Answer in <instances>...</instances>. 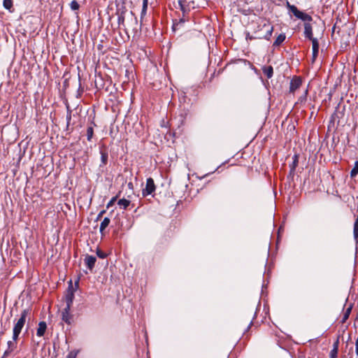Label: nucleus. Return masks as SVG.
<instances>
[{
    "mask_svg": "<svg viewBox=\"0 0 358 358\" xmlns=\"http://www.w3.org/2000/svg\"><path fill=\"white\" fill-rule=\"evenodd\" d=\"M148 3H143V7H142V10H141V18H143V17L144 15H145V14H146L147 9H148Z\"/></svg>",
    "mask_w": 358,
    "mask_h": 358,
    "instance_id": "72a5a7b5",
    "label": "nucleus"
},
{
    "mask_svg": "<svg viewBox=\"0 0 358 358\" xmlns=\"http://www.w3.org/2000/svg\"><path fill=\"white\" fill-rule=\"evenodd\" d=\"M130 29L134 32L138 31V20L135 14L130 11L129 17L127 19L126 24V29Z\"/></svg>",
    "mask_w": 358,
    "mask_h": 358,
    "instance_id": "39448f33",
    "label": "nucleus"
},
{
    "mask_svg": "<svg viewBox=\"0 0 358 358\" xmlns=\"http://www.w3.org/2000/svg\"><path fill=\"white\" fill-rule=\"evenodd\" d=\"M17 340L8 341L7 343L8 348L3 353V357H6L17 348Z\"/></svg>",
    "mask_w": 358,
    "mask_h": 358,
    "instance_id": "f8f14e48",
    "label": "nucleus"
},
{
    "mask_svg": "<svg viewBox=\"0 0 358 358\" xmlns=\"http://www.w3.org/2000/svg\"><path fill=\"white\" fill-rule=\"evenodd\" d=\"M143 3H148V0H143Z\"/></svg>",
    "mask_w": 358,
    "mask_h": 358,
    "instance_id": "09e8293b",
    "label": "nucleus"
},
{
    "mask_svg": "<svg viewBox=\"0 0 358 358\" xmlns=\"http://www.w3.org/2000/svg\"><path fill=\"white\" fill-rule=\"evenodd\" d=\"M287 6L296 18L301 20L304 23L313 20V17L310 15L299 10L296 6L291 5L289 1H287Z\"/></svg>",
    "mask_w": 358,
    "mask_h": 358,
    "instance_id": "7ed1b4c3",
    "label": "nucleus"
},
{
    "mask_svg": "<svg viewBox=\"0 0 358 358\" xmlns=\"http://www.w3.org/2000/svg\"><path fill=\"white\" fill-rule=\"evenodd\" d=\"M252 324V320L250 321L249 326L248 327V329L250 328L251 325Z\"/></svg>",
    "mask_w": 358,
    "mask_h": 358,
    "instance_id": "49530a36",
    "label": "nucleus"
},
{
    "mask_svg": "<svg viewBox=\"0 0 358 358\" xmlns=\"http://www.w3.org/2000/svg\"><path fill=\"white\" fill-rule=\"evenodd\" d=\"M117 15V23L119 27L122 26L124 29L126 30V24L125 21V14L122 13H116Z\"/></svg>",
    "mask_w": 358,
    "mask_h": 358,
    "instance_id": "4be33fe9",
    "label": "nucleus"
},
{
    "mask_svg": "<svg viewBox=\"0 0 358 358\" xmlns=\"http://www.w3.org/2000/svg\"><path fill=\"white\" fill-rule=\"evenodd\" d=\"M304 36L310 41H312V39H316L313 37V27L309 22L304 23Z\"/></svg>",
    "mask_w": 358,
    "mask_h": 358,
    "instance_id": "ddd939ff",
    "label": "nucleus"
},
{
    "mask_svg": "<svg viewBox=\"0 0 358 358\" xmlns=\"http://www.w3.org/2000/svg\"><path fill=\"white\" fill-rule=\"evenodd\" d=\"M117 196H114V197H113V198L110 199V201L108 203V204H107V206H106V207H107V208H110V206H113V204L115 203V201H116V200H117Z\"/></svg>",
    "mask_w": 358,
    "mask_h": 358,
    "instance_id": "c9c22d12",
    "label": "nucleus"
},
{
    "mask_svg": "<svg viewBox=\"0 0 358 358\" xmlns=\"http://www.w3.org/2000/svg\"><path fill=\"white\" fill-rule=\"evenodd\" d=\"M155 189L154 180L152 178H148L146 180L145 187L143 189V195L144 196L150 195L155 191Z\"/></svg>",
    "mask_w": 358,
    "mask_h": 358,
    "instance_id": "6e6552de",
    "label": "nucleus"
},
{
    "mask_svg": "<svg viewBox=\"0 0 358 358\" xmlns=\"http://www.w3.org/2000/svg\"><path fill=\"white\" fill-rule=\"evenodd\" d=\"M302 85V80L299 76H294L290 81L289 92L294 93Z\"/></svg>",
    "mask_w": 358,
    "mask_h": 358,
    "instance_id": "9d476101",
    "label": "nucleus"
},
{
    "mask_svg": "<svg viewBox=\"0 0 358 358\" xmlns=\"http://www.w3.org/2000/svg\"><path fill=\"white\" fill-rule=\"evenodd\" d=\"M121 1V3H122L123 4H125V1L126 0H120Z\"/></svg>",
    "mask_w": 358,
    "mask_h": 358,
    "instance_id": "de8ad7c7",
    "label": "nucleus"
},
{
    "mask_svg": "<svg viewBox=\"0 0 358 358\" xmlns=\"http://www.w3.org/2000/svg\"><path fill=\"white\" fill-rule=\"evenodd\" d=\"M178 5L182 14H189L190 9L185 0H178Z\"/></svg>",
    "mask_w": 358,
    "mask_h": 358,
    "instance_id": "f3484780",
    "label": "nucleus"
},
{
    "mask_svg": "<svg viewBox=\"0 0 358 358\" xmlns=\"http://www.w3.org/2000/svg\"><path fill=\"white\" fill-rule=\"evenodd\" d=\"M255 38H257V37L251 36L249 33H248L247 35H246V39L247 40L252 41V40H254Z\"/></svg>",
    "mask_w": 358,
    "mask_h": 358,
    "instance_id": "a19ab883",
    "label": "nucleus"
},
{
    "mask_svg": "<svg viewBox=\"0 0 358 358\" xmlns=\"http://www.w3.org/2000/svg\"><path fill=\"white\" fill-rule=\"evenodd\" d=\"M313 44V61L314 62L318 55L319 52V43L317 39H312Z\"/></svg>",
    "mask_w": 358,
    "mask_h": 358,
    "instance_id": "dca6fc26",
    "label": "nucleus"
},
{
    "mask_svg": "<svg viewBox=\"0 0 358 358\" xmlns=\"http://www.w3.org/2000/svg\"><path fill=\"white\" fill-rule=\"evenodd\" d=\"M342 358H346L345 355L342 356Z\"/></svg>",
    "mask_w": 358,
    "mask_h": 358,
    "instance_id": "8fccbe9b",
    "label": "nucleus"
},
{
    "mask_svg": "<svg viewBox=\"0 0 358 358\" xmlns=\"http://www.w3.org/2000/svg\"><path fill=\"white\" fill-rule=\"evenodd\" d=\"M288 127H289V130L290 131H294L295 130V126L293 124H289Z\"/></svg>",
    "mask_w": 358,
    "mask_h": 358,
    "instance_id": "37998d69",
    "label": "nucleus"
},
{
    "mask_svg": "<svg viewBox=\"0 0 358 358\" xmlns=\"http://www.w3.org/2000/svg\"><path fill=\"white\" fill-rule=\"evenodd\" d=\"M117 204L120 206V208L126 210L131 204V201L124 198L120 199L117 201Z\"/></svg>",
    "mask_w": 358,
    "mask_h": 358,
    "instance_id": "412c9836",
    "label": "nucleus"
},
{
    "mask_svg": "<svg viewBox=\"0 0 358 358\" xmlns=\"http://www.w3.org/2000/svg\"><path fill=\"white\" fill-rule=\"evenodd\" d=\"M96 255L101 259H105L107 257V254L99 248L96 250Z\"/></svg>",
    "mask_w": 358,
    "mask_h": 358,
    "instance_id": "473e14b6",
    "label": "nucleus"
},
{
    "mask_svg": "<svg viewBox=\"0 0 358 358\" xmlns=\"http://www.w3.org/2000/svg\"><path fill=\"white\" fill-rule=\"evenodd\" d=\"M47 329V324L44 321H41L38 323V327L36 331V335L38 337L43 336Z\"/></svg>",
    "mask_w": 358,
    "mask_h": 358,
    "instance_id": "2eb2a0df",
    "label": "nucleus"
},
{
    "mask_svg": "<svg viewBox=\"0 0 358 358\" xmlns=\"http://www.w3.org/2000/svg\"><path fill=\"white\" fill-rule=\"evenodd\" d=\"M344 110L345 107L343 108L342 110H341V106L338 105L334 111V113L331 115L329 125H328V130L330 131L331 128H334L335 127L336 122H337V124H339L340 120L342 119L344 116Z\"/></svg>",
    "mask_w": 358,
    "mask_h": 358,
    "instance_id": "20e7f679",
    "label": "nucleus"
},
{
    "mask_svg": "<svg viewBox=\"0 0 358 358\" xmlns=\"http://www.w3.org/2000/svg\"><path fill=\"white\" fill-rule=\"evenodd\" d=\"M127 12V9L125 6V4H122L120 6V4H117V10L116 13H122V14H126Z\"/></svg>",
    "mask_w": 358,
    "mask_h": 358,
    "instance_id": "cd10ccee",
    "label": "nucleus"
},
{
    "mask_svg": "<svg viewBox=\"0 0 358 358\" xmlns=\"http://www.w3.org/2000/svg\"><path fill=\"white\" fill-rule=\"evenodd\" d=\"M96 127L94 121V118L87 124V130H86V136L88 141H91L94 136V129Z\"/></svg>",
    "mask_w": 358,
    "mask_h": 358,
    "instance_id": "9b49d317",
    "label": "nucleus"
},
{
    "mask_svg": "<svg viewBox=\"0 0 358 358\" xmlns=\"http://www.w3.org/2000/svg\"><path fill=\"white\" fill-rule=\"evenodd\" d=\"M307 94H308V90H306L305 91L304 96H301V97L299 98V101H302L303 99H306V97Z\"/></svg>",
    "mask_w": 358,
    "mask_h": 358,
    "instance_id": "79ce46f5",
    "label": "nucleus"
},
{
    "mask_svg": "<svg viewBox=\"0 0 358 358\" xmlns=\"http://www.w3.org/2000/svg\"><path fill=\"white\" fill-rule=\"evenodd\" d=\"M262 71L267 78H271L273 75V69L271 66H264Z\"/></svg>",
    "mask_w": 358,
    "mask_h": 358,
    "instance_id": "6ab92c4d",
    "label": "nucleus"
},
{
    "mask_svg": "<svg viewBox=\"0 0 358 358\" xmlns=\"http://www.w3.org/2000/svg\"><path fill=\"white\" fill-rule=\"evenodd\" d=\"M30 309L27 308L22 311L20 317L18 319L17 322L14 324V327L13 329V339L18 340L19 336L22 331V328L24 327L26 319L28 315L30 313Z\"/></svg>",
    "mask_w": 358,
    "mask_h": 358,
    "instance_id": "f257e3e1",
    "label": "nucleus"
},
{
    "mask_svg": "<svg viewBox=\"0 0 358 358\" xmlns=\"http://www.w3.org/2000/svg\"><path fill=\"white\" fill-rule=\"evenodd\" d=\"M100 152L101 154V157H108V153L106 152L105 148H103V146L100 147Z\"/></svg>",
    "mask_w": 358,
    "mask_h": 358,
    "instance_id": "58836bf2",
    "label": "nucleus"
},
{
    "mask_svg": "<svg viewBox=\"0 0 358 358\" xmlns=\"http://www.w3.org/2000/svg\"><path fill=\"white\" fill-rule=\"evenodd\" d=\"M3 5L6 9L10 10L13 8V1L12 0H3Z\"/></svg>",
    "mask_w": 358,
    "mask_h": 358,
    "instance_id": "7c9ffc66",
    "label": "nucleus"
},
{
    "mask_svg": "<svg viewBox=\"0 0 358 358\" xmlns=\"http://www.w3.org/2000/svg\"><path fill=\"white\" fill-rule=\"evenodd\" d=\"M358 174V161H356L355 163V166L350 172V177L352 178H355Z\"/></svg>",
    "mask_w": 358,
    "mask_h": 358,
    "instance_id": "c756f323",
    "label": "nucleus"
},
{
    "mask_svg": "<svg viewBox=\"0 0 358 358\" xmlns=\"http://www.w3.org/2000/svg\"><path fill=\"white\" fill-rule=\"evenodd\" d=\"M353 236L356 244H358V215L356 217L354 226H353Z\"/></svg>",
    "mask_w": 358,
    "mask_h": 358,
    "instance_id": "aec40b11",
    "label": "nucleus"
},
{
    "mask_svg": "<svg viewBox=\"0 0 358 358\" xmlns=\"http://www.w3.org/2000/svg\"><path fill=\"white\" fill-rule=\"evenodd\" d=\"M286 38L285 34H280L278 35V36L276 38L275 41L273 42V45L275 47L279 46Z\"/></svg>",
    "mask_w": 358,
    "mask_h": 358,
    "instance_id": "b1692460",
    "label": "nucleus"
},
{
    "mask_svg": "<svg viewBox=\"0 0 358 358\" xmlns=\"http://www.w3.org/2000/svg\"><path fill=\"white\" fill-rule=\"evenodd\" d=\"M72 110L67 106V114H66V130H69L70 122L71 120Z\"/></svg>",
    "mask_w": 358,
    "mask_h": 358,
    "instance_id": "c85d7f7f",
    "label": "nucleus"
},
{
    "mask_svg": "<svg viewBox=\"0 0 358 358\" xmlns=\"http://www.w3.org/2000/svg\"><path fill=\"white\" fill-rule=\"evenodd\" d=\"M71 308L66 306L62 311V320L69 325L73 322V315L70 313Z\"/></svg>",
    "mask_w": 358,
    "mask_h": 358,
    "instance_id": "1a4fd4ad",
    "label": "nucleus"
},
{
    "mask_svg": "<svg viewBox=\"0 0 358 358\" xmlns=\"http://www.w3.org/2000/svg\"><path fill=\"white\" fill-rule=\"evenodd\" d=\"M351 311H352V306L348 307L345 310V312L343 313V317H342V320L341 321L342 324H344L348 320V319L349 318V316H350V315L351 313Z\"/></svg>",
    "mask_w": 358,
    "mask_h": 358,
    "instance_id": "393cba45",
    "label": "nucleus"
},
{
    "mask_svg": "<svg viewBox=\"0 0 358 358\" xmlns=\"http://www.w3.org/2000/svg\"><path fill=\"white\" fill-rule=\"evenodd\" d=\"M106 210H101L97 215L96 220H101V218L103 217V215L106 213Z\"/></svg>",
    "mask_w": 358,
    "mask_h": 358,
    "instance_id": "ea45409f",
    "label": "nucleus"
},
{
    "mask_svg": "<svg viewBox=\"0 0 358 358\" xmlns=\"http://www.w3.org/2000/svg\"><path fill=\"white\" fill-rule=\"evenodd\" d=\"M107 159H108V158H101L102 163L103 164H107Z\"/></svg>",
    "mask_w": 358,
    "mask_h": 358,
    "instance_id": "c03bdc74",
    "label": "nucleus"
},
{
    "mask_svg": "<svg viewBox=\"0 0 358 358\" xmlns=\"http://www.w3.org/2000/svg\"><path fill=\"white\" fill-rule=\"evenodd\" d=\"M84 260L87 267L90 271H92L96 262V258L94 256L86 255Z\"/></svg>",
    "mask_w": 358,
    "mask_h": 358,
    "instance_id": "4468645a",
    "label": "nucleus"
},
{
    "mask_svg": "<svg viewBox=\"0 0 358 358\" xmlns=\"http://www.w3.org/2000/svg\"><path fill=\"white\" fill-rule=\"evenodd\" d=\"M339 338H340V336H338L336 341L334 343V345H333V348L334 349L338 350Z\"/></svg>",
    "mask_w": 358,
    "mask_h": 358,
    "instance_id": "4c0bfd02",
    "label": "nucleus"
},
{
    "mask_svg": "<svg viewBox=\"0 0 358 358\" xmlns=\"http://www.w3.org/2000/svg\"><path fill=\"white\" fill-rule=\"evenodd\" d=\"M133 129L136 136L144 140L146 137V129L141 122L134 124Z\"/></svg>",
    "mask_w": 358,
    "mask_h": 358,
    "instance_id": "423d86ee",
    "label": "nucleus"
},
{
    "mask_svg": "<svg viewBox=\"0 0 358 358\" xmlns=\"http://www.w3.org/2000/svg\"><path fill=\"white\" fill-rule=\"evenodd\" d=\"M189 109L186 108L185 107H183L180 109V116L181 117V122L182 123L183 121L186 119V117L189 115Z\"/></svg>",
    "mask_w": 358,
    "mask_h": 358,
    "instance_id": "a878e982",
    "label": "nucleus"
},
{
    "mask_svg": "<svg viewBox=\"0 0 358 358\" xmlns=\"http://www.w3.org/2000/svg\"><path fill=\"white\" fill-rule=\"evenodd\" d=\"M338 350L332 349L329 353V358H337Z\"/></svg>",
    "mask_w": 358,
    "mask_h": 358,
    "instance_id": "f704fd0d",
    "label": "nucleus"
},
{
    "mask_svg": "<svg viewBox=\"0 0 358 358\" xmlns=\"http://www.w3.org/2000/svg\"><path fill=\"white\" fill-rule=\"evenodd\" d=\"M190 22V17L189 16V14H182V16L180 17L178 20H173L172 29L173 31H176V29H179L182 27H183V24L185 22Z\"/></svg>",
    "mask_w": 358,
    "mask_h": 358,
    "instance_id": "0eeeda50",
    "label": "nucleus"
},
{
    "mask_svg": "<svg viewBox=\"0 0 358 358\" xmlns=\"http://www.w3.org/2000/svg\"><path fill=\"white\" fill-rule=\"evenodd\" d=\"M298 164H299V158H294V161H293L292 164L290 165V171H289L290 175L294 174V171H295L296 167L298 166Z\"/></svg>",
    "mask_w": 358,
    "mask_h": 358,
    "instance_id": "bb28decb",
    "label": "nucleus"
},
{
    "mask_svg": "<svg viewBox=\"0 0 358 358\" xmlns=\"http://www.w3.org/2000/svg\"><path fill=\"white\" fill-rule=\"evenodd\" d=\"M76 356H77V352L71 351L66 356V358H76Z\"/></svg>",
    "mask_w": 358,
    "mask_h": 358,
    "instance_id": "e433bc0d",
    "label": "nucleus"
},
{
    "mask_svg": "<svg viewBox=\"0 0 358 358\" xmlns=\"http://www.w3.org/2000/svg\"><path fill=\"white\" fill-rule=\"evenodd\" d=\"M263 27L266 28V34L263 37L259 36L258 38H264L266 40H270L271 36L273 33V27L272 26H270V24H264L263 25Z\"/></svg>",
    "mask_w": 358,
    "mask_h": 358,
    "instance_id": "a211bd4d",
    "label": "nucleus"
},
{
    "mask_svg": "<svg viewBox=\"0 0 358 358\" xmlns=\"http://www.w3.org/2000/svg\"><path fill=\"white\" fill-rule=\"evenodd\" d=\"M336 29V24H334V26L332 28V34L334 33Z\"/></svg>",
    "mask_w": 358,
    "mask_h": 358,
    "instance_id": "a18cd8bd",
    "label": "nucleus"
},
{
    "mask_svg": "<svg viewBox=\"0 0 358 358\" xmlns=\"http://www.w3.org/2000/svg\"><path fill=\"white\" fill-rule=\"evenodd\" d=\"M110 220L108 217H105L100 224V232L103 235V231L109 225Z\"/></svg>",
    "mask_w": 358,
    "mask_h": 358,
    "instance_id": "5701e85b",
    "label": "nucleus"
},
{
    "mask_svg": "<svg viewBox=\"0 0 358 358\" xmlns=\"http://www.w3.org/2000/svg\"><path fill=\"white\" fill-rule=\"evenodd\" d=\"M79 286V282L77 280L75 282V287L73 285L72 280L69 282V286L66 291L64 299L66 302V306L71 307L74 299V292Z\"/></svg>",
    "mask_w": 358,
    "mask_h": 358,
    "instance_id": "f03ea898",
    "label": "nucleus"
},
{
    "mask_svg": "<svg viewBox=\"0 0 358 358\" xmlns=\"http://www.w3.org/2000/svg\"><path fill=\"white\" fill-rule=\"evenodd\" d=\"M70 6L73 10H78L80 8L79 3L76 0H73L71 2Z\"/></svg>",
    "mask_w": 358,
    "mask_h": 358,
    "instance_id": "2f4dec72",
    "label": "nucleus"
}]
</instances>
